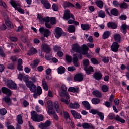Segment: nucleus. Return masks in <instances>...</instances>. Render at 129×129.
<instances>
[{"label": "nucleus", "instance_id": "f257e3e1", "mask_svg": "<svg viewBox=\"0 0 129 129\" xmlns=\"http://www.w3.org/2000/svg\"><path fill=\"white\" fill-rule=\"evenodd\" d=\"M28 88H29L30 91L31 92H33V97L34 98H37V96H39L43 93V91H42V88L40 86H36L33 83V82H29L27 83L26 85Z\"/></svg>", "mask_w": 129, "mask_h": 129}, {"label": "nucleus", "instance_id": "f03ea898", "mask_svg": "<svg viewBox=\"0 0 129 129\" xmlns=\"http://www.w3.org/2000/svg\"><path fill=\"white\" fill-rule=\"evenodd\" d=\"M63 19L68 21V24L71 25L74 23L75 21V18H74V15L71 14L70 10H67L65 11Z\"/></svg>", "mask_w": 129, "mask_h": 129}, {"label": "nucleus", "instance_id": "7ed1b4c3", "mask_svg": "<svg viewBox=\"0 0 129 129\" xmlns=\"http://www.w3.org/2000/svg\"><path fill=\"white\" fill-rule=\"evenodd\" d=\"M31 119L33 121L36 122H41L44 120V115L40 114L39 115L37 114V112L35 111H32L31 113Z\"/></svg>", "mask_w": 129, "mask_h": 129}, {"label": "nucleus", "instance_id": "20e7f679", "mask_svg": "<svg viewBox=\"0 0 129 129\" xmlns=\"http://www.w3.org/2000/svg\"><path fill=\"white\" fill-rule=\"evenodd\" d=\"M3 81H4L5 84L10 89H14L17 90L18 89V86L17 84L15 83L12 80H9L7 78H4Z\"/></svg>", "mask_w": 129, "mask_h": 129}, {"label": "nucleus", "instance_id": "39448f33", "mask_svg": "<svg viewBox=\"0 0 129 129\" xmlns=\"http://www.w3.org/2000/svg\"><path fill=\"white\" fill-rule=\"evenodd\" d=\"M83 63L84 65V69L85 70L86 74L89 75V74H91V72L94 71L93 67L92 66H90L89 68L87 67V66L89 65V60L88 59L83 60Z\"/></svg>", "mask_w": 129, "mask_h": 129}, {"label": "nucleus", "instance_id": "423d86ee", "mask_svg": "<svg viewBox=\"0 0 129 129\" xmlns=\"http://www.w3.org/2000/svg\"><path fill=\"white\" fill-rule=\"evenodd\" d=\"M10 4L14 8L15 10H17L18 12L20 13L21 14H25V11H24V10L21 7H20V4L19 3H16V1L12 0L10 2Z\"/></svg>", "mask_w": 129, "mask_h": 129}, {"label": "nucleus", "instance_id": "0eeeda50", "mask_svg": "<svg viewBox=\"0 0 129 129\" xmlns=\"http://www.w3.org/2000/svg\"><path fill=\"white\" fill-rule=\"evenodd\" d=\"M108 117L109 119L112 120L115 119V120L117 121H119V122H121V123H125V120L122 118H120V117H119V116L118 115H116L115 118V115L113 114H109Z\"/></svg>", "mask_w": 129, "mask_h": 129}, {"label": "nucleus", "instance_id": "6e6552de", "mask_svg": "<svg viewBox=\"0 0 129 129\" xmlns=\"http://www.w3.org/2000/svg\"><path fill=\"white\" fill-rule=\"evenodd\" d=\"M72 50L73 52H76V53H81L83 50V45L81 47L78 44L75 43L72 45Z\"/></svg>", "mask_w": 129, "mask_h": 129}, {"label": "nucleus", "instance_id": "1a4fd4ad", "mask_svg": "<svg viewBox=\"0 0 129 129\" xmlns=\"http://www.w3.org/2000/svg\"><path fill=\"white\" fill-rule=\"evenodd\" d=\"M88 50H89V48L86 45L83 44V50H82V52H81L82 55H84L86 56L87 58H91V56L89 53H88Z\"/></svg>", "mask_w": 129, "mask_h": 129}, {"label": "nucleus", "instance_id": "9d476101", "mask_svg": "<svg viewBox=\"0 0 129 129\" xmlns=\"http://www.w3.org/2000/svg\"><path fill=\"white\" fill-rule=\"evenodd\" d=\"M39 32L41 34H43L45 38H48L51 35V31L49 29H45L44 27H41L39 29Z\"/></svg>", "mask_w": 129, "mask_h": 129}, {"label": "nucleus", "instance_id": "9b49d317", "mask_svg": "<svg viewBox=\"0 0 129 129\" xmlns=\"http://www.w3.org/2000/svg\"><path fill=\"white\" fill-rule=\"evenodd\" d=\"M41 49L43 52H45V53H47V54H49V53L51 52V48H50V46L46 43H44L42 45Z\"/></svg>", "mask_w": 129, "mask_h": 129}, {"label": "nucleus", "instance_id": "f8f14e48", "mask_svg": "<svg viewBox=\"0 0 129 129\" xmlns=\"http://www.w3.org/2000/svg\"><path fill=\"white\" fill-rule=\"evenodd\" d=\"M51 125V121L47 120L45 123H40V124L38 125V127L41 129H46L48 126Z\"/></svg>", "mask_w": 129, "mask_h": 129}, {"label": "nucleus", "instance_id": "ddd939ff", "mask_svg": "<svg viewBox=\"0 0 129 129\" xmlns=\"http://www.w3.org/2000/svg\"><path fill=\"white\" fill-rule=\"evenodd\" d=\"M71 113L75 119H80L82 117L81 115L74 110H71Z\"/></svg>", "mask_w": 129, "mask_h": 129}, {"label": "nucleus", "instance_id": "4468645a", "mask_svg": "<svg viewBox=\"0 0 129 129\" xmlns=\"http://www.w3.org/2000/svg\"><path fill=\"white\" fill-rule=\"evenodd\" d=\"M1 90L3 93L6 94L7 96H10L12 94V91H11V90L6 87H2Z\"/></svg>", "mask_w": 129, "mask_h": 129}, {"label": "nucleus", "instance_id": "2eb2a0df", "mask_svg": "<svg viewBox=\"0 0 129 129\" xmlns=\"http://www.w3.org/2000/svg\"><path fill=\"white\" fill-rule=\"evenodd\" d=\"M63 34V30H62V28L57 27L55 29V37L56 38H59Z\"/></svg>", "mask_w": 129, "mask_h": 129}, {"label": "nucleus", "instance_id": "dca6fc26", "mask_svg": "<svg viewBox=\"0 0 129 129\" xmlns=\"http://www.w3.org/2000/svg\"><path fill=\"white\" fill-rule=\"evenodd\" d=\"M93 77L96 80H101L102 79V74L100 72H96L93 75Z\"/></svg>", "mask_w": 129, "mask_h": 129}, {"label": "nucleus", "instance_id": "f3484780", "mask_svg": "<svg viewBox=\"0 0 129 129\" xmlns=\"http://www.w3.org/2000/svg\"><path fill=\"white\" fill-rule=\"evenodd\" d=\"M74 80L75 81H78V82L82 81V80H83V75L81 74H77L75 75L74 77Z\"/></svg>", "mask_w": 129, "mask_h": 129}, {"label": "nucleus", "instance_id": "a211bd4d", "mask_svg": "<svg viewBox=\"0 0 129 129\" xmlns=\"http://www.w3.org/2000/svg\"><path fill=\"white\" fill-rule=\"evenodd\" d=\"M111 48L113 52H117V51H118V48H119L118 43L115 42H113Z\"/></svg>", "mask_w": 129, "mask_h": 129}, {"label": "nucleus", "instance_id": "6ab92c4d", "mask_svg": "<svg viewBox=\"0 0 129 129\" xmlns=\"http://www.w3.org/2000/svg\"><path fill=\"white\" fill-rule=\"evenodd\" d=\"M73 56V63L74 64V66L78 67V66H79V63H78V57H77V54H74Z\"/></svg>", "mask_w": 129, "mask_h": 129}, {"label": "nucleus", "instance_id": "aec40b11", "mask_svg": "<svg viewBox=\"0 0 129 129\" xmlns=\"http://www.w3.org/2000/svg\"><path fill=\"white\" fill-rule=\"evenodd\" d=\"M82 127L83 128L86 129V128H92V129H95V127L92 125V124L91 123H88L85 122L82 124Z\"/></svg>", "mask_w": 129, "mask_h": 129}, {"label": "nucleus", "instance_id": "412c9836", "mask_svg": "<svg viewBox=\"0 0 129 129\" xmlns=\"http://www.w3.org/2000/svg\"><path fill=\"white\" fill-rule=\"evenodd\" d=\"M69 107L70 108H72V109H77L78 108H79V107H80V105H79V104L78 103H70L69 104Z\"/></svg>", "mask_w": 129, "mask_h": 129}, {"label": "nucleus", "instance_id": "4be33fe9", "mask_svg": "<svg viewBox=\"0 0 129 129\" xmlns=\"http://www.w3.org/2000/svg\"><path fill=\"white\" fill-rule=\"evenodd\" d=\"M41 3L47 10L51 8V4L48 2V0H41Z\"/></svg>", "mask_w": 129, "mask_h": 129}, {"label": "nucleus", "instance_id": "5701e85b", "mask_svg": "<svg viewBox=\"0 0 129 129\" xmlns=\"http://www.w3.org/2000/svg\"><path fill=\"white\" fill-rule=\"evenodd\" d=\"M47 113L49 114V115H51V114L53 115L54 119H55L56 120H59V117L56 114V112L55 111V110H53V111L47 110Z\"/></svg>", "mask_w": 129, "mask_h": 129}, {"label": "nucleus", "instance_id": "b1692460", "mask_svg": "<svg viewBox=\"0 0 129 129\" xmlns=\"http://www.w3.org/2000/svg\"><path fill=\"white\" fill-rule=\"evenodd\" d=\"M107 27L108 28H111V29H117V24L115 23L110 22L107 23Z\"/></svg>", "mask_w": 129, "mask_h": 129}, {"label": "nucleus", "instance_id": "393cba45", "mask_svg": "<svg viewBox=\"0 0 129 129\" xmlns=\"http://www.w3.org/2000/svg\"><path fill=\"white\" fill-rule=\"evenodd\" d=\"M81 28L83 31H88L90 29V26L88 24H81Z\"/></svg>", "mask_w": 129, "mask_h": 129}, {"label": "nucleus", "instance_id": "a878e982", "mask_svg": "<svg viewBox=\"0 0 129 129\" xmlns=\"http://www.w3.org/2000/svg\"><path fill=\"white\" fill-rule=\"evenodd\" d=\"M114 39L116 42L121 43V36L120 35L117 34L114 35Z\"/></svg>", "mask_w": 129, "mask_h": 129}, {"label": "nucleus", "instance_id": "bb28decb", "mask_svg": "<svg viewBox=\"0 0 129 129\" xmlns=\"http://www.w3.org/2000/svg\"><path fill=\"white\" fill-rule=\"evenodd\" d=\"M82 104L85 107V108H87V109H90V108H91L90 104H89V102L87 101H83L82 102Z\"/></svg>", "mask_w": 129, "mask_h": 129}, {"label": "nucleus", "instance_id": "cd10ccee", "mask_svg": "<svg viewBox=\"0 0 129 129\" xmlns=\"http://www.w3.org/2000/svg\"><path fill=\"white\" fill-rule=\"evenodd\" d=\"M111 33L110 31H105L102 35V38L103 40H105V39H107L109 38V36H110Z\"/></svg>", "mask_w": 129, "mask_h": 129}, {"label": "nucleus", "instance_id": "c85d7f7f", "mask_svg": "<svg viewBox=\"0 0 129 129\" xmlns=\"http://www.w3.org/2000/svg\"><path fill=\"white\" fill-rule=\"evenodd\" d=\"M68 91H70V92H76L77 93H79V89L78 88H75V87H70L68 89Z\"/></svg>", "mask_w": 129, "mask_h": 129}, {"label": "nucleus", "instance_id": "c756f323", "mask_svg": "<svg viewBox=\"0 0 129 129\" xmlns=\"http://www.w3.org/2000/svg\"><path fill=\"white\" fill-rule=\"evenodd\" d=\"M68 31L69 33H75V26L73 25L69 26L68 28Z\"/></svg>", "mask_w": 129, "mask_h": 129}, {"label": "nucleus", "instance_id": "7c9ffc66", "mask_svg": "<svg viewBox=\"0 0 129 129\" xmlns=\"http://www.w3.org/2000/svg\"><path fill=\"white\" fill-rule=\"evenodd\" d=\"M42 86L45 90L46 91H48V85L47 84V83L46 82V79L45 78H43L42 81Z\"/></svg>", "mask_w": 129, "mask_h": 129}, {"label": "nucleus", "instance_id": "2f4dec72", "mask_svg": "<svg viewBox=\"0 0 129 129\" xmlns=\"http://www.w3.org/2000/svg\"><path fill=\"white\" fill-rule=\"evenodd\" d=\"M92 94L93 95H95L96 97L99 98V97H101L102 96L101 92H100L98 90H95L93 91Z\"/></svg>", "mask_w": 129, "mask_h": 129}, {"label": "nucleus", "instance_id": "473e14b6", "mask_svg": "<svg viewBox=\"0 0 129 129\" xmlns=\"http://www.w3.org/2000/svg\"><path fill=\"white\" fill-rule=\"evenodd\" d=\"M111 15H113L114 16L117 17L119 15L118 10L116 8H113L111 10Z\"/></svg>", "mask_w": 129, "mask_h": 129}, {"label": "nucleus", "instance_id": "72a5a7b5", "mask_svg": "<svg viewBox=\"0 0 129 129\" xmlns=\"http://www.w3.org/2000/svg\"><path fill=\"white\" fill-rule=\"evenodd\" d=\"M91 102L93 104H99V103H100V99L99 98H93L92 99Z\"/></svg>", "mask_w": 129, "mask_h": 129}, {"label": "nucleus", "instance_id": "f704fd0d", "mask_svg": "<svg viewBox=\"0 0 129 129\" xmlns=\"http://www.w3.org/2000/svg\"><path fill=\"white\" fill-rule=\"evenodd\" d=\"M57 71L59 74H63V73H65V68L63 66L59 67Z\"/></svg>", "mask_w": 129, "mask_h": 129}, {"label": "nucleus", "instance_id": "c9c22d12", "mask_svg": "<svg viewBox=\"0 0 129 129\" xmlns=\"http://www.w3.org/2000/svg\"><path fill=\"white\" fill-rule=\"evenodd\" d=\"M4 101L8 104V105H11L12 104V100H11V98L9 97H5L4 98Z\"/></svg>", "mask_w": 129, "mask_h": 129}, {"label": "nucleus", "instance_id": "e433bc0d", "mask_svg": "<svg viewBox=\"0 0 129 129\" xmlns=\"http://www.w3.org/2000/svg\"><path fill=\"white\" fill-rule=\"evenodd\" d=\"M127 29L126 24H122L121 26V31L123 34H126L127 33Z\"/></svg>", "mask_w": 129, "mask_h": 129}, {"label": "nucleus", "instance_id": "4c0bfd02", "mask_svg": "<svg viewBox=\"0 0 129 129\" xmlns=\"http://www.w3.org/2000/svg\"><path fill=\"white\" fill-rule=\"evenodd\" d=\"M96 4L98 8H103V2L101 0H98L96 1Z\"/></svg>", "mask_w": 129, "mask_h": 129}, {"label": "nucleus", "instance_id": "58836bf2", "mask_svg": "<svg viewBox=\"0 0 129 129\" xmlns=\"http://www.w3.org/2000/svg\"><path fill=\"white\" fill-rule=\"evenodd\" d=\"M54 107L55 108L56 111L57 113H59L60 112V106H59V104L58 102H54Z\"/></svg>", "mask_w": 129, "mask_h": 129}, {"label": "nucleus", "instance_id": "ea45409f", "mask_svg": "<svg viewBox=\"0 0 129 129\" xmlns=\"http://www.w3.org/2000/svg\"><path fill=\"white\" fill-rule=\"evenodd\" d=\"M64 7L66 8H74V5L70 2H64Z\"/></svg>", "mask_w": 129, "mask_h": 129}, {"label": "nucleus", "instance_id": "a19ab883", "mask_svg": "<svg viewBox=\"0 0 129 129\" xmlns=\"http://www.w3.org/2000/svg\"><path fill=\"white\" fill-rule=\"evenodd\" d=\"M17 119L18 124H23V118H22V116L18 115Z\"/></svg>", "mask_w": 129, "mask_h": 129}, {"label": "nucleus", "instance_id": "79ce46f5", "mask_svg": "<svg viewBox=\"0 0 129 129\" xmlns=\"http://www.w3.org/2000/svg\"><path fill=\"white\" fill-rule=\"evenodd\" d=\"M39 65V61L38 60H34L33 61V63H31L30 66L33 68V69H35L37 66Z\"/></svg>", "mask_w": 129, "mask_h": 129}, {"label": "nucleus", "instance_id": "37998d69", "mask_svg": "<svg viewBox=\"0 0 129 129\" xmlns=\"http://www.w3.org/2000/svg\"><path fill=\"white\" fill-rule=\"evenodd\" d=\"M98 17H100V18H102V19L105 18V13L102 10L98 12Z\"/></svg>", "mask_w": 129, "mask_h": 129}, {"label": "nucleus", "instance_id": "c03bdc74", "mask_svg": "<svg viewBox=\"0 0 129 129\" xmlns=\"http://www.w3.org/2000/svg\"><path fill=\"white\" fill-rule=\"evenodd\" d=\"M5 24L7 27H10L11 29H13L14 28V25H12V22L9 20L6 21Z\"/></svg>", "mask_w": 129, "mask_h": 129}, {"label": "nucleus", "instance_id": "a18cd8bd", "mask_svg": "<svg viewBox=\"0 0 129 129\" xmlns=\"http://www.w3.org/2000/svg\"><path fill=\"white\" fill-rule=\"evenodd\" d=\"M103 92H107L108 91V86L106 85H104L101 87Z\"/></svg>", "mask_w": 129, "mask_h": 129}, {"label": "nucleus", "instance_id": "49530a36", "mask_svg": "<svg viewBox=\"0 0 129 129\" xmlns=\"http://www.w3.org/2000/svg\"><path fill=\"white\" fill-rule=\"evenodd\" d=\"M7 68H8V69H10L11 70H14V69H15V63H9L7 65Z\"/></svg>", "mask_w": 129, "mask_h": 129}, {"label": "nucleus", "instance_id": "de8ad7c7", "mask_svg": "<svg viewBox=\"0 0 129 129\" xmlns=\"http://www.w3.org/2000/svg\"><path fill=\"white\" fill-rule=\"evenodd\" d=\"M29 52H30V54H32V55H34L35 54H37L38 53V51L35 48H31L30 49Z\"/></svg>", "mask_w": 129, "mask_h": 129}, {"label": "nucleus", "instance_id": "09e8293b", "mask_svg": "<svg viewBox=\"0 0 129 129\" xmlns=\"http://www.w3.org/2000/svg\"><path fill=\"white\" fill-rule=\"evenodd\" d=\"M119 7H120V8H121V9H127V4L125 3V2L121 3L119 5Z\"/></svg>", "mask_w": 129, "mask_h": 129}, {"label": "nucleus", "instance_id": "8fccbe9b", "mask_svg": "<svg viewBox=\"0 0 129 129\" xmlns=\"http://www.w3.org/2000/svg\"><path fill=\"white\" fill-rule=\"evenodd\" d=\"M91 61L94 65H98L99 64V62H98V61L95 58H92Z\"/></svg>", "mask_w": 129, "mask_h": 129}, {"label": "nucleus", "instance_id": "3c124183", "mask_svg": "<svg viewBox=\"0 0 129 129\" xmlns=\"http://www.w3.org/2000/svg\"><path fill=\"white\" fill-rule=\"evenodd\" d=\"M66 60L67 62H68V63H71L72 61V57H71V56L67 54L66 55Z\"/></svg>", "mask_w": 129, "mask_h": 129}, {"label": "nucleus", "instance_id": "603ef678", "mask_svg": "<svg viewBox=\"0 0 129 129\" xmlns=\"http://www.w3.org/2000/svg\"><path fill=\"white\" fill-rule=\"evenodd\" d=\"M23 80H24V81H25V82L26 83V85H27V83L28 82H32V81L29 80V76H28V75H26V76H25L23 78Z\"/></svg>", "mask_w": 129, "mask_h": 129}, {"label": "nucleus", "instance_id": "864d4df0", "mask_svg": "<svg viewBox=\"0 0 129 129\" xmlns=\"http://www.w3.org/2000/svg\"><path fill=\"white\" fill-rule=\"evenodd\" d=\"M0 56L2 57V58H5L6 57V53L4 52L2 47H0Z\"/></svg>", "mask_w": 129, "mask_h": 129}, {"label": "nucleus", "instance_id": "5fc2aeb1", "mask_svg": "<svg viewBox=\"0 0 129 129\" xmlns=\"http://www.w3.org/2000/svg\"><path fill=\"white\" fill-rule=\"evenodd\" d=\"M113 5L116 7V8H118L119 7V5H120L119 4V2H118V1H116V0H114L113 1Z\"/></svg>", "mask_w": 129, "mask_h": 129}, {"label": "nucleus", "instance_id": "6e6d98bb", "mask_svg": "<svg viewBox=\"0 0 129 129\" xmlns=\"http://www.w3.org/2000/svg\"><path fill=\"white\" fill-rule=\"evenodd\" d=\"M7 113V110L5 108H2L0 109V114L1 115H5Z\"/></svg>", "mask_w": 129, "mask_h": 129}, {"label": "nucleus", "instance_id": "4d7b16f0", "mask_svg": "<svg viewBox=\"0 0 129 129\" xmlns=\"http://www.w3.org/2000/svg\"><path fill=\"white\" fill-rule=\"evenodd\" d=\"M90 112L92 113L93 115L98 114L99 113V111L94 109H91Z\"/></svg>", "mask_w": 129, "mask_h": 129}, {"label": "nucleus", "instance_id": "13d9d810", "mask_svg": "<svg viewBox=\"0 0 129 129\" xmlns=\"http://www.w3.org/2000/svg\"><path fill=\"white\" fill-rule=\"evenodd\" d=\"M98 115L99 116L101 120H103L104 119V114L102 112H99L98 113Z\"/></svg>", "mask_w": 129, "mask_h": 129}, {"label": "nucleus", "instance_id": "bf43d9fd", "mask_svg": "<svg viewBox=\"0 0 129 129\" xmlns=\"http://www.w3.org/2000/svg\"><path fill=\"white\" fill-rule=\"evenodd\" d=\"M119 19H120V20H121L122 21L123 20H126V19H127V16H126V15H121L119 17Z\"/></svg>", "mask_w": 129, "mask_h": 129}, {"label": "nucleus", "instance_id": "052dcab7", "mask_svg": "<svg viewBox=\"0 0 129 129\" xmlns=\"http://www.w3.org/2000/svg\"><path fill=\"white\" fill-rule=\"evenodd\" d=\"M102 61L105 63H107L109 62V58L108 57H103Z\"/></svg>", "mask_w": 129, "mask_h": 129}, {"label": "nucleus", "instance_id": "680f3d73", "mask_svg": "<svg viewBox=\"0 0 129 129\" xmlns=\"http://www.w3.org/2000/svg\"><path fill=\"white\" fill-rule=\"evenodd\" d=\"M76 70V68H75L74 67V66H71V67H69L68 68V71H70L71 72H72Z\"/></svg>", "mask_w": 129, "mask_h": 129}, {"label": "nucleus", "instance_id": "e2e57ef3", "mask_svg": "<svg viewBox=\"0 0 129 129\" xmlns=\"http://www.w3.org/2000/svg\"><path fill=\"white\" fill-rule=\"evenodd\" d=\"M30 79H31L33 83L37 82V78H36V77L32 76L31 77H30Z\"/></svg>", "mask_w": 129, "mask_h": 129}, {"label": "nucleus", "instance_id": "0e129e2a", "mask_svg": "<svg viewBox=\"0 0 129 129\" xmlns=\"http://www.w3.org/2000/svg\"><path fill=\"white\" fill-rule=\"evenodd\" d=\"M51 24L55 25L56 24V18L55 17H51L50 18Z\"/></svg>", "mask_w": 129, "mask_h": 129}, {"label": "nucleus", "instance_id": "69168bd1", "mask_svg": "<svg viewBox=\"0 0 129 129\" xmlns=\"http://www.w3.org/2000/svg\"><path fill=\"white\" fill-rule=\"evenodd\" d=\"M23 103L24 107H28L29 106V102L27 100H24Z\"/></svg>", "mask_w": 129, "mask_h": 129}, {"label": "nucleus", "instance_id": "338daca9", "mask_svg": "<svg viewBox=\"0 0 129 129\" xmlns=\"http://www.w3.org/2000/svg\"><path fill=\"white\" fill-rule=\"evenodd\" d=\"M52 9H53V11H54L55 12H57V11H58V6L56 4H53Z\"/></svg>", "mask_w": 129, "mask_h": 129}, {"label": "nucleus", "instance_id": "774afa93", "mask_svg": "<svg viewBox=\"0 0 129 129\" xmlns=\"http://www.w3.org/2000/svg\"><path fill=\"white\" fill-rule=\"evenodd\" d=\"M6 126L7 129H15V127L13 125H9V122L6 123Z\"/></svg>", "mask_w": 129, "mask_h": 129}]
</instances>
